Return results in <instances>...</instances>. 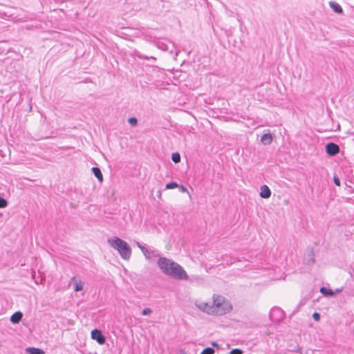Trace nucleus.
<instances>
[{
    "instance_id": "19",
    "label": "nucleus",
    "mask_w": 354,
    "mask_h": 354,
    "mask_svg": "<svg viewBox=\"0 0 354 354\" xmlns=\"http://www.w3.org/2000/svg\"><path fill=\"white\" fill-rule=\"evenodd\" d=\"M215 351L212 347H206L201 353V354H214Z\"/></svg>"
},
{
    "instance_id": "26",
    "label": "nucleus",
    "mask_w": 354,
    "mask_h": 354,
    "mask_svg": "<svg viewBox=\"0 0 354 354\" xmlns=\"http://www.w3.org/2000/svg\"><path fill=\"white\" fill-rule=\"evenodd\" d=\"M333 182H334L335 185H337V186H340L341 185L340 180L338 178V176H336V175H335L333 176Z\"/></svg>"
},
{
    "instance_id": "30",
    "label": "nucleus",
    "mask_w": 354,
    "mask_h": 354,
    "mask_svg": "<svg viewBox=\"0 0 354 354\" xmlns=\"http://www.w3.org/2000/svg\"><path fill=\"white\" fill-rule=\"evenodd\" d=\"M212 345L213 346H215V347H218V343H217V342H212Z\"/></svg>"
},
{
    "instance_id": "27",
    "label": "nucleus",
    "mask_w": 354,
    "mask_h": 354,
    "mask_svg": "<svg viewBox=\"0 0 354 354\" xmlns=\"http://www.w3.org/2000/svg\"><path fill=\"white\" fill-rule=\"evenodd\" d=\"M136 55L140 59H149V57L148 56L142 55L140 53H136Z\"/></svg>"
},
{
    "instance_id": "21",
    "label": "nucleus",
    "mask_w": 354,
    "mask_h": 354,
    "mask_svg": "<svg viewBox=\"0 0 354 354\" xmlns=\"http://www.w3.org/2000/svg\"><path fill=\"white\" fill-rule=\"evenodd\" d=\"M8 202L4 198L0 196V208H5L8 206Z\"/></svg>"
},
{
    "instance_id": "23",
    "label": "nucleus",
    "mask_w": 354,
    "mask_h": 354,
    "mask_svg": "<svg viewBox=\"0 0 354 354\" xmlns=\"http://www.w3.org/2000/svg\"><path fill=\"white\" fill-rule=\"evenodd\" d=\"M212 306H209L207 303L203 304V306H201L200 308L205 312L207 313V310H211Z\"/></svg>"
},
{
    "instance_id": "13",
    "label": "nucleus",
    "mask_w": 354,
    "mask_h": 354,
    "mask_svg": "<svg viewBox=\"0 0 354 354\" xmlns=\"http://www.w3.org/2000/svg\"><path fill=\"white\" fill-rule=\"evenodd\" d=\"M71 280L74 281V291L75 292H79V291H81L83 290V287H84L83 281H82L81 280L77 281L75 277H73L71 279Z\"/></svg>"
},
{
    "instance_id": "25",
    "label": "nucleus",
    "mask_w": 354,
    "mask_h": 354,
    "mask_svg": "<svg viewBox=\"0 0 354 354\" xmlns=\"http://www.w3.org/2000/svg\"><path fill=\"white\" fill-rule=\"evenodd\" d=\"M152 312L151 309L150 308H145L142 311V315H148Z\"/></svg>"
},
{
    "instance_id": "20",
    "label": "nucleus",
    "mask_w": 354,
    "mask_h": 354,
    "mask_svg": "<svg viewBox=\"0 0 354 354\" xmlns=\"http://www.w3.org/2000/svg\"><path fill=\"white\" fill-rule=\"evenodd\" d=\"M128 122L130 125L135 127L138 124V119L136 117H131L128 119Z\"/></svg>"
},
{
    "instance_id": "31",
    "label": "nucleus",
    "mask_w": 354,
    "mask_h": 354,
    "mask_svg": "<svg viewBox=\"0 0 354 354\" xmlns=\"http://www.w3.org/2000/svg\"><path fill=\"white\" fill-rule=\"evenodd\" d=\"M160 1L163 2V1H165V0H160Z\"/></svg>"
},
{
    "instance_id": "29",
    "label": "nucleus",
    "mask_w": 354,
    "mask_h": 354,
    "mask_svg": "<svg viewBox=\"0 0 354 354\" xmlns=\"http://www.w3.org/2000/svg\"><path fill=\"white\" fill-rule=\"evenodd\" d=\"M342 290H343V288H337V289L335 290V291H334V292H335V295L336 293H340V292L342 291Z\"/></svg>"
},
{
    "instance_id": "10",
    "label": "nucleus",
    "mask_w": 354,
    "mask_h": 354,
    "mask_svg": "<svg viewBox=\"0 0 354 354\" xmlns=\"http://www.w3.org/2000/svg\"><path fill=\"white\" fill-rule=\"evenodd\" d=\"M329 6L333 10V12L337 14L342 15L344 13L343 9L341 7V6L335 1H330L329 2Z\"/></svg>"
},
{
    "instance_id": "28",
    "label": "nucleus",
    "mask_w": 354,
    "mask_h": 354,
    "mask_svg": "<svg viewBox=\"0 0 354 354\" xmlns=\"http://www.w3.org/2000/svg\"><path fill=\"white\" fill-rule=\"evenodd\" d=\"M180 188V192H185L187 191V188L184 187L183 185H179L178 187Z\"/></svg>"
},
{
    "instance_id": "1",
    "label": "nucleus",
    "mask_w": 354,
    "mask_h": 354,
    "mask_svg": "<svg viewBox=\"0 0 354 354\" xmlns=\"http://www.w3.org/2000/svg\"><path fill=\"white\" fill-rule=\"evenodd\" d=\"M157 264L165 275L178 280L188 279V275L183 268L171 259L166 257H160Z\"/></svg>"
},
{
    "instance_id": "17",
    "label": "nucleus",
    "mask_w": 354,
    "mask_h": 354,
    "mask_svg": "<svg viewBox=\"0 0 354 354\" xmlns=\"http://www.w3.org/2000/svg\"><path fill=\"white\" fill-rule=\"evenodd\" d=\"M171 160L174 163L180 162V155L178 152H175L171 154Z\"/></svg>"
},
{
    "instance_id": "18",
    "label": "nucleus",
    "mask_w": 354,
    "mask_h": 354,
    "mask_svg": "<svg viewBox=\"0 0 354 354\" xmlns=\"http://www.w3.org/2000/svg\"><path fill=\"white\" fill-rule=\"evenodd\" d=\"M178 187H179V185L177 183H176V182H169V183L166 184L165 189H171L177 188Z\"/></svg>"
},
{
    "instance_id": "9",
    "label": "nucleus",
    "mask_w": 354,
    "mask_h": 354,
    "mask_svg": "<svg viewBox=\"0 0 354 354\" xmlns=\"http://www.w3.org/2000/svg\"><path fill=\"white\" fill-rule=\"evenodd\" d=\"M260 196L262 198H268L271 196V190L266 185H263L260 188Z\"/></svg>"
},
{
    "instance_id": "3",
    "label": "nucleus",
    "mask_w": 354,
    "mask_h": 354,
    "mask_svg": "<svg viewBox=\"0 0 354 354\" xmlns=\"http://www.w3.org/2000/svg\"><path fill=\"white\" fill-rule=\"evenodd\" d=\"M107 242L111 247L118 250L123 259L128 260L131 255V248L124 240L118 237L109 239Z\"/></svg>"
},
{
    "instance_id": "14",
    "label": "nucleus",
    "mask_w": 354,
    "mask_h": 354,
    "mask_svg": "<svg viewBox=\"0 0 354 354\" xmlns=\"http://www.w3.org/2000/svg\"><path fill=\"white\" fill-rule=\"evenodd\" d=\"M91 171H92L93 175L97 178V179L100 182L103 181V175H102V171L99 167H92Z\"/></svg>"
},
{
    "instance_id": "12",
    "label": "nucleus",
    "mask_w": 354,
    "mask_h": 354,
    "mask_svg": "<svg viewBox=\"0 0 354 354\" xmlns=\"http://www.w3.org/2000/svg\"><path fill=\"white\" fill-rule=\"evenodd\" d=\"M273 140V136L270 133H264L261 138V142L264 145H268L272 143Z\"/></svg>"
},
{
    "instance_id": "5",
    "label": "nucleus",
    "mask_w": 354,
    "mask_h": 354,
    "mask_svg": "<svg viewBox=\"0 0 354 354\" xmlns=\"http://www.w3.org/2000/svg\"><path fill=\"white\" fill-rule=\"evenodd\" d=\"M157 46L160 49L164 51H169L170 53H173L175 49L174 44L171 41H158L157 42Z\"/></svg>"
},
{
    "instance_id": "24",
    "label": "nucleus",
    "mask_w": 354,
    "mask_h": 354,
    "mask_svg": "<svg viewBox=\"0 0 354 354\" xmlns=\"http://www.w3.org/2000/svg\"><path fill=\"white\" fill-rule=\"evenodd\" d=\"M313 319L316 322H319L320 320V318H321V315L319 313L317 312H315L313 315H312Z\"/></svg>"
},
{
    "instance_id": "16",
    "label": "nucleus",
    "mask_w": 354,
    "mask_h": 354,
    "mask_svg": "<svg viewBox=\"0 0 354 354\" xmlns=\"http://www.w3.org/2000/svg\"><path fill=\"white\" fill-rule=\"evenodd\" d=\"M26 351L28 354H45L44 350L39 348L28 347Z\"/></svg>"
},
{
    "instance_id": "2",
    "label": "nucleus",
    "mask_w": 354,
    "mask_h": 354,
    "mask_svg": "<svg viewBox=\"0 0 354 354\" xmlns=\"http://www.w3.org/2000/svg\"><path fill=\"white\" fill-rule=\"evenodd\" d=\"M232 309V305L224 297L214 295L213 305L211 307V310H207V313L221 316L230 313Z\"/></svg>"
},
{
    "instance_id": "15",
    "label": "nucleus",
    "mask_w": 354,
    "mask_h": 354,
    "mask_svg": "<svg viewBox=\"0 0 354 354\" xmlns=\"http://www.w3.org/2000/svg\"><path fill=\"white\" fill-rule=\"evenodd\" d=\"M320 292L325 297H332L335 295V292L332 289L324 286L320 288Z\"/></svg>"
},
{
    "instance_id": "6",
    "label": "nucleus",
    "mask_w": 354,
    "mask_h": 354,
    "mask_svg": "<svg viewBox=\"0 0 354 354\" xmlns=\"http://www.w3.org/2000/svg\"><path fill=\"white\" fill-rule=\"evenodd\" d=\"M91 338L93 340H95L99 344H104L106 342V337L103 335L101 330L97 328H94L91 330Z\"/></svg>"
},
{
    "instance_id": "22",
    "label": "nucleus",
    "mask_w": 354,
    "mask_h": 354,
    "mask_svg": "<svg viewBox=\"0 0 354 354\" xmlns=\"http://www.w3.org/2000/svg\"><path fill=\"white\" fill-rule=\"evenodd\" d=\"M229 354H243V351L240 348H233L230 351Z\"/></svg>"
},
{
    "instance_id": "8",
    "label": "nucleus",
    "mask_w": 354,
    "mask_h": 354,
    "mask_svg": "<svg viewBox=\"0 0 354 354\" xmlns=\"http://www.w3.org/2000/svg\"><path fill=\"white\" fill-rule=\"evenodd\" d=\"M137 246L141 250L143 254L147 259H151L152 257H160V254L158 253V252L157 250L149 251L147 248L143 246L139 242H137Z\"/></svg>"
},
{
    "instance_id": "7",
    "label": "nucleus",
    "mask_w": 354,
    "mask_h": 354,
    "mask_svg": "<svg viewBox=\"0 0 354 354\" xmlns=\"http://www.w3.org/2000/svg\"><path fill=\"white\" fill-rule=\"evenodd\" d=\"M325 150L329 156H335L339 153L340 148L336 143L330 142L326 145Z\"/></svg>"
},
{
    "instance_id": "11",
    "label": "nucleus",
    "mask_w": 354,
    "mask_h": 354,
    "mask_svg": "<svg viewBox=\"0 0 354 354\" xmlns=\"http://www.w3.org/2000/svg\"><path fill=\"white\" fill-rule=\"evenodd\" d=\"M22 318L23 313L21 311H17L11 315L10 320L11 323L15 324L19 323Z\"/></svg>"
},
{
    "instance_id": "4",
    "label": "nucleus",
    "mask_w": 354,
    "mask_h": 354,
    "mask_svg": "<svg viewBox=\"0 0 354 354\" xmlns=\"http://www.w3.org/2000/svg\"><path fill=\"white\" fill-rule=\"evenodd\" d=\"M285 316L284 312L278 307H274L272 308L270 312L269 317L270 319L276 323H279L282 319H283Z\"/></svg>"
}]
</instances>
